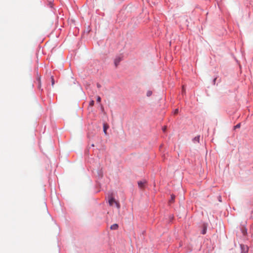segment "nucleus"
<instances>
[{
    "mask_svg": "<svg viewBox=\"0 0 253 253\" xmlns=\"http://www.w3.org/2000/svg\"><path fill=\"white\" fill-rule=\"evenodd\" d=\"M109 203L110 206H113L114 203H115L116 205V207L118 209H120V205L118 202L115 201V199L113 197L110 198L109 200Z\"/></svg>",
    "mask_w": 253,
    "mask_h": 253,
    "instance_id": "obj_1",
    "label": "nucleus"
},
{
    "mask_svg": "<svg viewBox=\"0 0 253 253\" xmlns=\"http://www.w3.org/2000/svg\"><path fill=\"white\" fill-rule=\"evenodd\" d=\"M241 248L242 250V253H248L249 251V248L247 246L244 245H241Z\"/></svg>",
    "mask_w": 253,
    "mask_h": 253,
    "instance_id": "obj_2",
    "label": "nucleus"
},
{
    "mask_svg": "<svg viewBox=\"0 0 253 253\" xmlns=\"http://www.w3.org/2000/svg\"><path fill=\"white\" fill-rule=\"evenodd\" d=\"M122 60V58L120 57H117L115 59V61H114V63H115V66L117 67L118 64H119L120 62Z\"/></svg>",
    "mask_w": 253,
    "mask_h": 253,
    "instance_id": "obj_3",
    "label": "nucleus"
},
{
    "mask_svg": "<svg viewBox=\"0 0 253 253\" xmlns=\"http://www.w3.org/2000/svg\"><path fill=\"white\" fill-rule=\"evenodd\" d=\"M109 128V126L106 124L103 125V131L104 133L107 134V129Z\"/></svg>",
    "mask_w": 253,
    "mask_h": 253,
    "instance_id": "obj_4",
    "label": "nucleus"
},
{
    "mask_svg": "<svg viewBox=\"0 0 253 253\" xmlns=\"http://www.w3.org/2000/svg\"><path fill=\"white\" fill-rule=\"evenodd\" d=\"M118 225L117 224H114L110 227L111 230H117L118 228Z\"/></svg>",
    "mask_w": 253,
    "mask_h": 253,
    "instance_id": "obj_5",
    "label": "nucleus"
},
{
    "mask_svg": "<svg viewBox=\"0 0 253 253\" xmlns=\"http://www.w3.org/2000/svg\"><path fill=\"white\" fill-rule=\"evenodd\" d=\"M145 184V181H139L138 182L139 187L141 188L143 187Z\"/></svg>",
    "mask_w": 253,
    "mask_h": 253,
    "instance_id": "obj_6",
    "label": "nucleus"
},
{
    "mask_svg": "<svg viewBox=\"0 0 253 253\" xmlns=\"http://www.w3.org/2000/svg\"><path fill=\"white\" fill-rule=\"evenodd\" d=\"M199 140H200V136H196L194 139H193V141L194 142H199Z\"/></svg>",
    "mask_w": 253,
    "mask_h": 253,
    "instance_id": "obj_7",
    "label": "nucleus"
},
{
    "mask_svg": "<svg viewBox=\"0 0 253 253\" xmlns=\"http://www.w3.org/2000/svg\"><path fill=\"white\" fill-rule=\"evenodd\" d=\"M152 94V92L150 90H148L147 92V96H150Z\"/></svg>",
    "mask_w": 253,
    "mask_h": 253,
    "instance_id": "obj_8",
    "label": "nucleus"
},
{
    "mask_svg": "<svg viewBox=\"0 0 253 253\" xmlns=\"http://www.w3.org/2000/svg\"><path fill=\"white\" fill-rule=\"evenodd\" d=\"M241 126V124L239 123L236 126H234V129L239 128Z\"/></svg>",
    "mask_w": 253,
    "mask_h": 253,
    "instance_id": "obj_9",
    "label": "nucleus"
},
{
    "mask_svg": "<svg viewBox=\"0 0 253 253\" xmlns=\"http://www.w3.org/2000/svg\"><path fill=\"white\" fill-rule=\"evenodd\" d=\"M175 198V196L173 195L171 196V199L170 200V202H173Z\"/></svg>",
    "mask_w": 253,
    "mask_h": 253,
    "instance_id": "obj_10",
    "label": "nucleus"
},
{
    "mask_svg": "<svg viewBox=\"0 0 253 253\" xmlns=\"http://www.w3.org/2000/svg\"><path fill=\"white\" fill-rule=\"evenodd\" d=\"M94 102L93 100H91L89 103V105L92 106L94 105Z\"/></svg>",
    "mask_w": 253,
    "mask_h": 253,
    "instance_id": "obj_11",
    "label": "nucleus"
},
{
    "mask_svg": "<svg viewBox=\"0 0 253 253\" xmlns=\"http://www.w3.org/2000/svg\"><path fill=\"white\" fill-rule=\"evenodd\" d=\"M97 101L98 102H100L101 101V98L100 96H97Z\"/></svg>",
    "mask_w": 253,
    "mask_h": 253,
    "instance_id": "obj_12",
    "label": "nucleus"
},
{
    "mask_svg": "<svg viewBox=\"0 0 253 253\" xmlns=\"http://www.w3.org/2000/svg\"><path fill=\"white\" fill-rule=\"evenodd\" d=\"M52 85H53L54 84V81L53 77H51Z\"/></svg>",
    "mask_w": 253,
    "mask_h": 253,
    "instance_id": "obj_13",
    "label": "nucleus"
},
{
    "mask_svg": "<svg viewBox=\"0 0 253 253\" xmlns=\"http://www.w3.org/2000/svg\"><path fill=\"white\" fill-rule=\"evenodd\" d=\"M206 228H205L202 231V234H206Z\"/></svg>",
    "mask_w": 253,
    "mask_h": 253,
    "instance_id": "obj_14",
    "label": "nucleus"
},
{
    "mask_svg": "<svg viewBox=\"0 0 253 253\" xmlns=\"http://www.w3.org/2000/svg\"><path fill=\"white\" fill-rule=\"evenodd\" d=\"M178 112V109H176L174 111V114H177Z\"/></svg>",
    "mask_w": 253,
    "mask_h": 253,
    "instance_id": "obj_15",
    "label": "nucleus"
},
{
    "mask_svg": "<svg viewBox=\"0 0 253 253\" xmlns=\"http://www.w3.org/2000/svg\"><path fill=\"white\" fill-rule=\"evenodd\" d=\"M166 129H167L166 126H164V128H163V130L164 131H166Z\"/></svg>",
    "mask_w": 253,
    "mask_h": 253,
    "instance_id": "obj_16",
    "label": "nucleus"
},
{
    "mask_svg": "<svg viewBox=\"0 0 253 253\" xmlns=\"http://www.w3.org/2000/svg\"><path fill=\"white\" fill-rule=\"evenodd\" d=\"M97 86L98 88H100L101 87V85L100 84H97Z\"/></svg>",
    "mask_w": 253,
    "mask_h": 253,
    "instance_id": "obj_17",
    "label": "nucleus"
}]
</instances>
